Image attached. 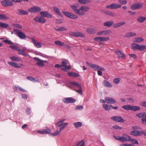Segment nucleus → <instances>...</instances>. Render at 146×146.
<instances>
[{"mask_svg": "<svg viewBox=\"0 0 146 146\" xmlns=\"http://www.w3.org/2000/svg\"><path fill=\"white\" fill-rule=\"evenodd\" d=\"M70 7L75 13L80 16L84 15L85 13L87 12L89 9V8L86 5L81 6L79 9H78L77 7L74 5H71Z\"/></svg>", "mask_w": 146, "mask_h": 146, "instance_id": "obj_1", "label": "nucleus"}, {"mask_svg": "<svg viewBox=\"0 0 146 146\" xmlns=\"http://www.w3.org/2000/svg\"><path fill=\"white\" fill-rule=\"evenodd\" d=\"M122 108L126 110H130L133 111H136L140 109V107L138 106H133L129 105H124L122 106Z\"/></svg>", "mask_w": 146, "mask_h": 146, "instance_id": "obj_2", "label": "nucleus"}, {"mask_svg": "<svg viewBox=\"0 0 146 146\" xmlns=\"http://www.w3.org/2000/svg\"><path fill=\"white\" fill-rule=\"evenodd\" d=\"M132 49L133 50H137L139 51H142L146 49V46L144 45H139L133 43L131 45Z\"/></svg>", "mask_w": 146, "mask_h": 146, "instance_id": "obj_3", "label": "nucleus"}, {"mask_svg": "<svg viewBox=\"0 0 146 146\" xmlns=\"http://www.w3.org/2000/svg\"><path fill=\"white\" fill-rule=\"evenodd\" d=\"M62 12L66 17L72 19H75L78 18L77 15L72 13L63 11H62Z\"/></svg>", "mask_w": 146, "mask_h": 146, "instance_id": "obj_4", "label": "nucleus"}, {"mask_svg": "<svg viewBox=\"0 0 146 146\" xmlns=\"http://www.w3.org/2000/svg\"><path fill=\"white\" fill-rule=\"evenodd\" d=\"M87 64L90 67L92 68L95 70H102L105 71V69L104 68L99 66L98 65L94 64H93L89 62H86Z\"/></svg>", "mask_w": 146, "mask_h": 146, "instance_id": "obj_5", "label": "nucleus"}, {"mask_svg": "<svg viewBox=\"0 0 146 146\" xmlns=\"http://www.w3.org/2000/svg\"><path fill=\"white\" fill-rule=\"evenodd\" d=\"M1 3L4 7L12 6L14 5L13 3L9 0H3L1 2Z\"/></svg>", "mask_w": 146, "mask_h": 146, "instance_id": "obj_6", "label": "nucleus"}, {"mask_svg": "<svg viewBox=\"0 0 146 146\" xmlns=\"http://www.w3.org/2000/svg\"><path fill=\"white\" fill-rule=\"evenodd\" d=\"M68 61L66 60H64L62 61L61 66L62 67H64V68H62L63 70L66 71L67 70H70L71 68V67L70 66H67Z\"/></svg>", "mask_w": 146, "mask_h": 146, "instance_id": "obj_7", "label": "nucleus"}, {"mask_svg": "<svg viewBox=\"0 0 146 146\" xmlns=\"http://www.w3.org/2000/svg\"><path fill=\"white\" fill-rule=\"evenodd\" d=\"M97 29L94 27H88L86 29L87 34L90 35L95 34L97 32Z\"/></svg>", "mask_w": 146, "mask_h": 146, "instance_id": "obj_8", "label": "nucleus"}, {"mask_svg": "<svg viewBox=\"0 0 146 146\" xmlns=\"http://www.w3.org/2000/svg\"><path fill=\"white\" fill-rule=\"evenodd\" d=\"M41 11V8L37 6H34L28 10V11L31 13H38L40 12Z\"/></svg>", "mask_w": 146, "mask_h": 146, "instance_id": "obj_9", "label": "nucleus"}, {"mask_svg": "<svg viewBox=\"0 0 146 146\" xmlns=\"http://www.w3.org/2000/svg\"><path fill=\"white\" fill-rule=\"evenodd\" d=\"M34 20L36 22L41 23H44L46 22V20L42 16H37L34 18Z\"/></svg>", "mask_w": 146, "mask_h": 146, "instance_id": "obj_10", "label": "nucleus"}, {"mask_svg": "<svg viewBox=\"0 0 146 146\" xmlns=\"http://www.w3.org/2000/svg\"><path fill=\"white\" fill-rule=\"evenodd\" d=\"M111 119L117 122L123 123L125 121V120L121 116H112L111 117Z\"/></svg>", "mask_w": 146, "mask_h": 146, "instance_id": "obj_11", "label": "nucleus"}, {"mask_svg": "<svg viewBox=\"0 0 146 146\" xmlns=\"http://www.w3.org/2000/svg\"><path fill=\"white\" fill-rule=\"evenodd\" d=\"M121 7V5L120 4L117 3H113L107 5L106 7L107 8H110L111 9H115L119 8Z\"/></svg>", "mask_w": 146, "mask_h": 146, "instance_id": "obj_12", "label": "nucleus"}, {"mask_svg": "<svg viewBox=\"0 0 146 146\" xmlns=\"http://www.w3.org/2000/svg\"><path fill=\"white\" fill-rule=\"evenodd\" d=\"M70 35L73 36H84V34L79 31H71L69 33Z\"/></svg>", "mask_w": 146, "mask_h": 146, "instance_id": "obj_13", "label": "nucleus"}, {"mask_svg": "<svg viewBox=\"0 0 146 146\" xmlns=\"http://www.w3.org/2000/svg\"><path fill=\"white\" fill-rule=\"evenodd\" d=\"M62 101L64 103L69 104L74 103L76 100L71 98H68L63 99Z\"/></svg>", "mask_w": 146, "mask_h": 146, "instance_id": "obj_14", "label": "nucleus"}, {"mask_svg": "<svg viewBox=\"0 0 146 146\" xmlns=\"http://www.w3.org/2000/svg\"><path fill=\"white\" fill-rule=\"evenodd\" d=\"M130 137L126 134H123L122 136L121 137L120 141L122 142H126L130 140Z\"/></svg>", "mask_w": 146, "mask_h": 146, "instance_id": "obj_15", "label": "nucleus"}, {"mask_svg": "<svg viewBox=\"0 0 146 146\" xmlns=\"http://www.w3.org/2000/svg\"><path fill=\"white\" fill-rule=\"evenodd\" d=\"M104 99L106 100V103L108 104H114L116 102L115 100L111 97H106Z\"/></svg>", "mask_w": 146, "mask_h": 146, "instance_id": "obj_16", "label": "nucleus"}, {"mask_svg": "<svg viewBox=\"0 0 146 146\" xmlns=\"http://www.w3.org/2000/svg\"><path fill=\"white\" fill-rule=\"evenodd\" d=\"M142 4L139 3H135L131 5L130 7V8L132 10H134L137 9H139L142 7Z\"/></svg>", "mask_w": 146, "mask_h": 146, "instance_id": "obj_17", "label": "nucleus"}, {"mask_svg": "<svg viewBox=\"0 0 146 146\" xmlns=\"http://www.w3.org/2000/svg\"><path fill=\"white\" fill-rule=\"evenodd\" d=\"M111 32L110 30L103 31L98 32L97 35L98 36H106L110 34Z\"/></svg>", "mask_w": 146, "mask_h": 146, "instance_id": "obj_18", "label": "nucleus"}, {"mask_svg": "<svg viewBox=\"0 0 146 146\" xmlns=\"http://www.w3.org/2000/svg\"><path fill=\"white\" fill-rule=\"evenodd\" d=\"M28 13V11L21 9H18L17 11V14L19 15H27Z\"/></svg>", "mask_w": 146, "mask_h": 146, "instance_id": "obj_19", "label": "nucleus"}, {"mask_svg": "<svg viewBox=\"0 0 146 146\" xmlns=\"http://www.w3.org/2000/svg\"><path fill=\"white\" fill-rule=\"evenodd\" d=\"M109 39V38L108 37H96L94 39V40L97 41H106Z\"/></svg>", "mask_w": 146, "mask_h": 146, "instance_id": "obj_20", "label": "nucleus"}, {"mask_svg": "<svg viewBox=\"0 0 146 146\" xmlns=\"http://www.w3.org/2000/svg\"><path fill=\"white\" fill-rule=\"evenodd\" d=\"M131 134L132 135L136 136L142 135L141 131H131Z\"/></svg>", "mask_w": 146, "mask_h": 146, "instance_id": "obj_21", "label": "nucleus"}, {"mask_svg": "<svg viewBox=\"0 0 146 146\" xmlns=\"http://www.w3.org/2000/svg\"><path fill=\"white\" fill-rule=\"evenodd\" d=\"M14 31L16 32L17 35L18 36H26L23 33L17 29H14Z\"/></svg>", "mask_w": 146, "mask_h": 146, "instance_id": "obj_22", "label": "nucleus"}, {"mask_svg": "<svg viewBox=\"0 0 146 146\" xmlns=\"http://www.w3.org/2000/svg\"><path fill=\"white\" fill-rule=\"evenodd\" d=\"M115 53L117 54L118 57L120 58H125V56L119 50L116 51Z\"/></svg>", "mask_w": 146, "mask_h": 146, "instance_id": "obj_23", "label": "nucleus"}, {"mask_svg": "<svg viewBox=\"0 0 146 146\" xmlns=\"http://www.w3.org/2000/svg\"><path fill=\"white\" fill-rule=\"evenodd\" d=\"M26 78L29 80L33 82H39L38 79L37 78H34L32 76H29L26 77Z\"/></svg>", "mask_w": 146, "mask_h": 146, "instance_id": "obj_24", "label": "nucleus"}, {"mask_svg": "<svg viewBox=\"0 0 146 146\" xmlns=\"http://www.w3.org/2000/svg\"><path fill=\"white\" fill-rule=\"evenodd\" d=\"M31 40L33 42L34 44V45L36 47L39 48L41 47V43L39 42H37L33 38H31Z\"/></svg>", "mask_w": 146, "mask_h": 146, "instance_id": "obj_25", "label": "nucleus"}, {"mask_svg": "<svg viewBox=\"0 0 146 146\" xmlns=\"http://www.w3.org/2000/svg\"><path fill=\"white\" fill-rule=\"evenodd\" d=\"M113 21H107L105 23H104L103 24L104 26L107 27H110L111 26L113 25L114 24Z\"/></svg>", "mask_w": 146, "mask_h": 146, "instance_id": "obj_26", "label": "nucleus"}, {"mask_svg": "<svg viewBox=\"0 0 146 146\" xmlns=\"http://www.w3.org/2000/svg\"><path fill=\"white\" fill-rule=\"evenodd\" d=\"M53 9L57 14L60 16H62V14L58 8H57L55 6H53Z\"/></svg>", "mask_w": 146, "mask_h": 146, "instance_id": "obj_27", "label": "nucleus"}, {"mask_svg": "<svg viewBox=\"0 0 146 146\" xmlns=\"http://www.w3.org/2000/svg\"><path fill=\"white\" fill-rule=\"evenodd\" d=\"M78 1L81 4L85 5L90 3L91 1L90 0H78Z\"/></svg>", "mask_w": 146, "mask_h": 146, "instance_id": "obj_28", "label": "nucleus"}, {"mask_svg": "<svg viewBox=\"0 0 146 146\" xmlns=\"http://www.w3.org/2000/svg\"><path fill=\"white\" fill-rule=\"evenodd\" d=\"M68 123H61L60 125H58V127H60V131H61L63 130L68 125Z\"/></svg>", "mask_w": 146, "mask_h": 146, "instance_id": "obj_29", "label": "nucleus"}, {"mask_svg": "<svg viewBox=\"0 0 146 146\" xmlns=\"http://www.w3.org/2000/svg\"><path fill=\"white\" fill-rule=\"evenodd\" d=\"M8 64L10 65L13 66L14 67H15L17 68H20L21 66L18 65V64L15 62H8Z\"/></svg>", "mask_w": 146, "mask_h": 146, "instance_id": "obj_30", "label": "nucleus"}, {"mask_svg": "<svg viewBox=\"0 0 146 146\" xmlns=\"http://www.w3.org/2000/svg\"><path fill=\"white\" fill-rule=\"evenodd\" d=\"M137 117L139 118H144V117H146V113L145 112H141L137 113L136 114Z\"/></svg>", "mask_w": 146, "mask_h": 146, "instance_id": "obj_31", "label": "nucleus"}, {"mask_svg": "<svg viewBox=\"0 0 146 146\" xmlns=\"http://www.w3.org/2000/svg\"><path fill=\"white\" fill-rule=\"evenodd\" d=\"M73 125L76 128H77L81 127L82 125V123L80 122H77L73 123Z\"/></svg>", "mask_w": 146, "mask_h": 146, "instance_id": "obj_32", "label": "nucleus"}, {"mask_svg": "<svg viewBox=\"0 0 146 146\" xmlns=\"http://www.w3.org/2000/svg\"><path fill=\"white\" fill-rule=\"evenodd\" d=\"M103 108L104 110L106 111H109L111 108V106L107 104H103Z\"/></svg>", "mask_w": 146, "mask_h": 146, "instance_id": "obj_33", "label": "nucleus"}, {"mask_svg": "<svg viewBox=\"0 0 146 146\" xmlns=\"http://www.w3.org/2000/svg\"><path fill=\"white\" fill-rule=\"evenodd\" d=\"M125 23V22H123L117 23L113 24V27L115 28H117L122 25H123Z\"/></svg>", "mask_w": 146, "mask_h": 146, "instance_id": "obj_34", "label": "nucleus"}, {"mask_svg": "<svg viewBox=\"0 0 146 146\" xmlns=\"http://www.w3.org/2000/svg\"><path fill=\"white\" fill-rule=\"evenodd\" d=\"M104 85L108 87H112V85L108 81L106 80H104Z\"/></svg>", "mask_w": 146, "mask_h": 146, "instance_id": "obj_35", "label": "nucleus"}, {"mask_svg": "<svg viewBox=\"0 0 146 146\" xmlns=\"http://www.w3.org/2000/svg\"><path fill=\"white\" fill-rule=\"evenodd\" d=\"M18 51L19 54L25 56H27V54L25 52L24 49H20L19 48Z\"/></svg>", "mask_w": 146, "mask_h": 146, "instance_id": "obj_36", "label": "nucleus"}, {"mask_svg": "<svg viewBox=\"0 0 146 146\" xmlns=\"http://www.w3.org/2000/svg\"><path fill=\"white\" fill-rule=\"evenodd\" d=\"M146 20V17L140 16L137 19V21L140 23L143 22Z\"/></svg>", "mask_w": 146, "mask_h": 146, "instance_id": "obj_37", "label": "nucleus"}, {"mask_svg": "<svg viewBox=\"0 0 146 146\" xmlns=\"http://www.w3.org/2000/svg\"><path fill=\"white\" fill-rule=\"evenodd\" d=\"M9 17L5 14H0V20H7L8 19Z\"/></svg>", "mask_w": 146, "mask_h": 146, "instance_id": "obj_38", "label": "nucleus"}, {"mask_svg": "<svg viewBox=\"0 0 146 146\" xmlns=\"http://www.w3.org/2000/svg\"><path fill=\"white\" fill-rule=\"evenodd\" d=\"M9 25L8 24L3 23L1 22H0V27L4 28H7L9 27Z\"/></svg>", "mask_w": 146, "mask_h": 146, "instance_id": "obj_39", "label": "nucleus"}, {"mask_svg": "<svg viewBox=\"0 0 146 146\" xmlns=\"http://www.w3.org/2000/svg\"><path fill=\"white\" fill-rule=\"evenodd\" d=\"M136 34L135 32H129L125 34V36H135Z\"/></svg>", "mask_w": 146, "mask_h": 146, "instance_id": "obj_40", "label": "nucleus"}, {"mask_svg": "<svg viewBox=\"0 0 146 146\" xmlns=\"http://www.w3.org/2000/svg\"><path fill=\"white\" fill-rule=\"evenodd\" d=\"M68 74L69 76L74 77H78L79 75V74L78 73L72 72L68 73Z\"/></svg>", "mask_w": 146, "mask_h": 146, "instance_id": "obj_41", "label": "nucleus"}, {"mask_svg": "<svg viewBox=\"0 0 146 146\" xmlns=\"http://www.w3.org/2000/svg\"><path fill=\"white\" fill-rule=\"evenodd\" d=\"M75 146H85V142L83 140L78 142Z\"/></svg>", "mask_w": 146, "mask_h": 146, "instance_id": "obj_42", "label": "nucleus"}, {"mask_svg": "<svg viewBox=\"0 0 146 146\" xmlns=\"http://www.w3.org/2000/svg\"><path fill=\"white\" fill-rule=\"evenodd\" d=\"M10 58L11 60L13 61L19 62L21 60V59L20 58L14 56L10 57Z\"/></svg>", "mask_w": 146, "mask_h": 146, "instance_id": "obj_43", "label": "nucleus"}, {"mask_svg": "<svg viewBox=\"0 0 146 146\" xmlns=\"http://www.w3.org/2000/svg\"><path fill=\"white\" fill-rule=\"evenodd\" d=\"M55 29L57 31H66V29L63 27H56L55 28Z\"/></svg>", "mask_w": 146, "mask_h": 146, "instance_id": "obj_44", "label": "nucleus"}, {"mask_svg": "<svg viewBox=\"0 0 146 146\" xmlns=\"http://www.w3.org/2000/svg\"><path fill=\"white\" fill-rule=\"evenodd\" d=\"M104 13L107 15H109L111 17H113L115 16L114 14L111 11H106L104 12Z\"/></svg>", "mask_w": 146, "mask_h": 146, "instance_id": "obj_45", "label": "nucleus"}, {"mask_svg": "<svg viewBox=\"0 0 146 146\" xmlns=\"http://www.w3.org/2000/svg\"><path fill=\"white\" fill-rule=\"evenodd\" d=\"M44 62H46V61L40 60L39 61L37 62V64L39 66L43 67L44 66Z\"/></svg>", "mask_w": 146, "mask_h": 146, "instance_id": "obj_46", "label": "nucleus"}, {"mask_svg": "<svg viewBox=\"0 0 146 146\" xmlns=\"http://www.w3.org/2000/svg\"><path fill=\"white\" fill-rule=\"evenodd\" d=\"M54 43L57 45L62 46L64 45V43L61 42L59 41H56L54 42Z\"/></svg>", "mask_w": 146, "mask_h": 146, "instance_id": "obj_47", "label": "nucleus"}, {"mask_svg": "<svg viewBox=\"0 0 146 146\" xmlns=\"http://www.w3.org/2000/svg\"><path fill=\"white\" fill-rule=\"evenodd\" d=\"M135 42H140L144 40V39L140 37H137L135 38Z\"/></svg>", "mask_w": 146, "mask_h": 146, "instance_id": "obj_48", "label": "nucleus"}, {"mask_svg": "<svg viewBox=\"0 0 146 146\" xmlns=\"http://www.w3.org/2000/svg\"><path fill=\"white\" fill-rule=\"evenodd\" d=\"M129 141H131V143L133 144H136L137 145H138L139 144L137 140L133 139H131V137L130 138V140H129Z\"/></svg>", "mask_w": 146, "mask_h": 146, "instance_id": "obj_49", "label": "nucleus"}, {"mask_svg": "<svg viewBox=\"0 0 146 146\" xmlns=\"http://www.w3.org/2000/svg\"><path fill=\"white\" fill-rule=\"evenodd\" d=\"M120 80L119 78H116L113 80V82L116 84H117L120 82Z\"/></svg>", "mask_w": 146, "mask_h": 146, "instance_id": "obj_50", "label": "nucleus"}, {"mask_svg": "<svg viewBox=\"0 0 146 146\" xmlns=\"http://www.w3.org/2000/svg\"><path fill=\"white\" fill-rule=\"evenodd\" d=\"M60 131H58V130H57L54 133H51L50 135L53 136H56L60 133Z\"/></svg>", "mask_w": 146, "mask_h": 146, "instance_id": "obj_51", "label": "nucleus"}, {"mask_svg": "<svg viewBox=\"0 0 146 146\" xmlns=\"http://www.w3.org/2000/svg\"><path fill=\"white\" fill-rule=\"evenodd\" d=\"M119 3L122 5H125L127 3V1L126 0H118Z\"/></svg>", "mask_w": 146, "mask_h": 146, "instance_id": "obj_52", "label": "nucleus"}, {"mask_svg": "<svg viewBox=\"0 0 146 146\" xmlns=\"http://www.w3.org/2000/svg\"><path fill=\"white\" fill-rule=\"evenodd\" d=\"M112 127L113 129L116 130H121L122 129V127H119V126L117 125H113Z\"/></svg>", "mask_w": 146, "mask_h": 146, "instance_id": "obj_53", "label": "nucleus"}, {"mask_svg": "<svg viewBox=\"0 0 146 146\" xmlns=\"http://www.w3.org/2000/svg\"><path fill=\"white\" fill-rule=\"evenodd\" d=\"M70 84L71 85L75 86L78 88L81 86L79 84L75 82H72L70 83Z\"/></svg>", "mask_w": 146, "mask_h": 146, "instance_id": "obj_54", "label": "nucleus"}, {"mask_svg": "<svg viewBox=\"0 0 146 146\" xmlns=\"http://www.w3.org/2000/svg\"><path fill=\"white\" fill-rule=\"evenodd\" d=\"M48 12L47 11H42L40 12V14L42 16L45 17Z\"/></svg>", "mask_w": 146, "mask_h": 146, "instance_id": "obj_55", "label": "nucleus"}, {"mask_svg": "<svg viewBox=\"0 0 146 146\" xmlns=\"http://www.w3.org/2000/svg\"><path fill=\"white\" fill-rule=\"evenodd\" d=\"M78 88H79V90H76L75 89H74V90L76 92L80 94H82V88L81 86L78 87Z\"/></svg>", "mask_w": 146, "mask_h": 146, "instance_id": "obj_56", "label": "nucleus"}, {"mask_svg": "<svg viewBox=\"0 0 146 146\" xmlns=\"http://www.w3.org/2000/svg\"><path fill=\"white\" fill-rule=\"evenodd\" d=\"M10 47L12 49L15 50H18L19 49V47H18L17 46H14V45H11L10 46Z\"/></svg>", "mask_w": 146, "mask_h": 146, "instance_id": "obj_57", "label": "nucleus"}, {"mask_svg": "<svg viewBox=\"0 0 146 146\" xmlns=\"http://www.w3.org/2000/svg\"><path fill=\"white\" fill-rule=\"evenodd\" d=\"M3 42H4L6 43H7L10 44H13V42H12L10 40H8L7 39H6L5 40H3Z\"/></svg>", "mask_w": 146, "mask_h": 146, "instance_id": "obj_58", "label": "nucleus"}, {"mask_svg": "<svg viewBox=\"0 0 146 146\" xmlns=\"http://www.w3.org/2000/svg\"><path fill=\"white\" fill-rule=\"evenodd\" d=\"M83 106L81 105L77 106L75 108V109L76 110H82L83 109Z\"/></svg>", "mask_w": 146, "mask_h": 146, "instance_id": "obj_59", "label": "nucleus"}, {"mask_svg": "<svg viewBox=\"0 0 146 146\" xmlns=\"http://www.w3.org/2000/svg\"><path fill=\"white\" fill-rule=\"evenodd\" d=\"M45 17H46L48 18H51L52 17V15L48 12Z\"/></svg>", "mask_w": 146, "mask_h": 146, "instance_id": "obj_60", "label": "nucleus"}, {"mask_svg": "<svg viewBox=\"0 0 146 146\" xmlns=\"http://www.w3.org/2000/svg\"><path fill=\"white\" fill-rule=\"evenodd\" d=\"M15 27L18 28H22V27L20 25L18 24H15L14 23L12 24Z\"/></svg>", "mask_w": 146, "mask_h": 146, "instance_id": "obj_61", "label": "nucleus"}, {"mask_svg": "<svg viewBox=\"0 0 146 146\" xmlns=\"http://www.w3.org/2000/svg\"><path fill=\"white\" fill-rule=\"evenodd\" d=\"M142 123L144 124H146V117H144L141 119Z\"/></svg>", "mask_w": 146, "mask_h": 146, "instance_id": "obj_62", "label": "nucleus"}, {"mask_svg": "<svg viewBox=\"0 0 146 146\" xmlns=\"http://www.w3.org/2000/svg\"><path fill=\"white\" fill-rule=\"evenodd\" d=\"M120 146H133V145L131 144L126 143L120 145Z\"/></svg>", "mask_w": 146, "mask_h": 146, "instance_id": "obj_63", "label": "nucleus"}, {"mask_svg": "<svg viewBox=\"0 0 146 146\" xmlns=\"http://www.w3.org/2000/svg\"><path fill=\"white\" fill-rule=\"evenodd\" d=\"M140 105L143 107H146V101L141 102Z\"/></svg>", "mask_w": 146, "mask_h": 146, "instance_id": "obj_64", "label": "nucleus"}]
</instances>
